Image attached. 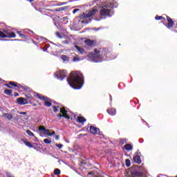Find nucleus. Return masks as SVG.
I'll return each mask as SVG.
<instances>
[{
	"label": "nucleus",
	"instance_id": "f257e3e1",
	"mask_svg": "<svg viewBox=\"0 0 177 177\" xmlns=\"http://www.w3.org/2000/svg\"><path fill=\"white\" fill-rule=\"evenodd\" d=\"M87 57H88L90 62L93 63H102L104 60H113L117 56L109 48L98 47L95 48L93 52L90 53Z\"/></svg>",
	"mask_w": 177,
	"mask_h": 177
},
{
	"label": "nucleus",
	"instance_id": "f03ea898",
	"mask_svg": "<svg viewBox=\"0 0 177 177\" xmlns=\"http://www.w3.org/2000/svg\"><path fill=\"white\" fill-rule=\"evenodd\" d=\"M67 82L73 89H81L84 85V75L80 71L71 72Z\"/></svg>",
	"mask_w": 177,
	"mask_h": 177
},
{
	"label": "nucleus",
	"instance_id": "7ed1b4c3",
	"mask_svg": "<svg viewBox=\"0 0 177 177\" xmlns=\"http://www.w3.org/2000/svg\"><path fill=\"white\" fill-rule=\"evenodd\" d=\"M100 15L103 17H111L114 15V11H113V8L102 7L100 10Z\"/></svg>",
	"mask_w": 177,
	"mask_h": 177
},
{
	"label": "nucleus",
	"instance_id": "20e7f679",
	"mask_svg": "<svg viewBox=\"0 0 177 177\" xmlns=\"http://www.w3.org/2000/svg\"><path fill=\"white\" fill-rule=\"evenodd\" d=\"M38 129L40 133V136H53V135H55V131H53L52 133H50V130L47 129L44 126L39 127Z\"/></svg>",
	"mask_w": 177,
	"mask_h": 177
},
{
	"label": "nucleus",
	"instance_id": "39448f33",
	"mask_svg": "<svg viewBox=\"0 0 177 177\" xmlns=\"http://www.w3.org/2000/svg\"><path fill=\"white\" fill-rule=\"evenodd\" d=\"M54 77H55L57 80H59V81H63V80L67 77V71L58 70L54 73Z\"/></svg>",
	"mask_w": 177,
	"mask_h": 177
},
{
	"label": "nucleus",
	"instance_id": "423d86ee",
	"mask_svg": "<svg viewBox=\"0 0 177 177\" xmlns=\"http://www.w3.org/2000/svg\"><path fill=\"white\" fill-rule=\"evenodd\" d=\"M97 12V9L93 8L91 10L88 11V13L83 12L82 15H80V19H89V17H92L93 16H95V15H96Z\"/></svg>",
	"mask_w": 177,
	"mask_h": 177
},
{
	"label": "nucleus",
	"instance_id": "0eeeda50",
	"mask_svg": "<svg viewBox=\"0 0 177 177\" xmlns=\"http://www.w3.org/2000/svg\"><path fill=\"white\" fill-rule=\"evenodd\" d=\"M0 38H16V34L13 32L0 31Z\"/></svg>",
	"mask_w": 177,
	"mask_h": 177
},
{
	"label": "nucleus",
	"instance_id": "6e6552de",
	"mask_svg": "<svg viewBox=\"0 0 177 177\" xmlns=\"http://www.w3.org/2000/svg\"><path fill=\"white\" fill-rule=\"evenodd\" d=\"M60 113L62 114L59 113L57 115V117H58V118H62V117H64V118H66L67 120H70V115L68 114V111L65 110L64 108L60 109Z\"/></svg>",
	"mask_w": 177,
	"mask_h": 177
},
{
	"label": "nucleus",
	"instance_id": "1a4fd4ad",
	"mask_svg": "<svg viewBox=\"0 0 177 177\" xmlns=\"http://www.w3.org/2000/svg\"><path fill=\"white\" fill-rule=\"evenodd\" d=\"M36 97L40 100H44V106L46 107H50L52 106V103L48 100V98L45 96H42L39 94H36Z\"/></svg>",
	"mask_w": 177,
	"mask_h": 177
},
{
	"label": "nucleus",
	"instance_id": "9d476101",
	"mask_svg": "<svg viewBox=\"0 0 177 177\" xmlns=\"http://www.w3.org/2000/svg\"><path fill=\"white\" fill-rule=\"evenodd\" d=\"M166 19L167 21V24L164 23V21H162V23H163V24L165 26V27H167V28H172V27H174V24H175V23H174V20L171 19V17H169V16L166 15Z\"/></svg>",
	"mask_w": 177,
	"mask_h": 177
},
{
	"label": "nucleus",
	"instance_id": "9b49d317",
	"mask_svg": "<svg viewBox=\"0 0 177 177\" xmlns=\"http://www.w3.org/2000/svg\"><path fill=\"white\" fill-rule=\"evenodd\" d=\"M90 132L93 133V135H100V129L93 126L90 127Z\"/></svg>",
	"mask_w": 177,
	"mask_h": 177
},
{
	"label": "nucleus",
	"instance_id": "f8f14e48",
	"mask_svg": "<svg viewBox=\"0 0 177 177\" xmlns=\"http://www.w3.org/2000/svg\"><path fill=\"white\" fill-rule=\"evenodd\" d=\"M132 177H142L143 176V171H139L138 170H133L131 171Z\"/></svg>",
	"mask_w": 177,
	"mask_h": 177
},
{
	"label": "nucleus",
	"instance_id": "ddd939ff",
	"mask_svg": "<svg viewBox=\"0 0 177 177\" xmlns=\"http://www.w3.org/2000/svg\"><path fill=\"white\" fill-rule=\"evenodd\" d=\"M17 103L18 104H20L21 106H24V104H28V102L27 101V100L23 97L17 98Z\"/></svg>",
	"mask_w": 177,
	"mask_h": 177
},
{
	"label": "nucleus",
	"instance_id": "4468645a",
	"mask_svg": "<svg viewBox=\"0 0 177 177\" xmlns=\"http://www.w3.org/2000/svg\"><path fill=\"white\" fill-rule=\"evenodd\" d=\"M84 44H86V45H95L96 44V41L91 39H86Z\"/></svg>",
	"mask_w": 177,
	"mask_h": 177
},
{
	"label": "nucleus",
	"instance_id": "2eb2a0df",
	"mask_svg": "<svg viewBox=\"0 0 177 177\" xmlns=\"http://www.w3.org/2000/svg\"><path fill=\"white\" fill-rule=\"evenodd\" d=\"M75 48L77 49L79 55H84V53H85V49L78 46L77 45H75Z\"/></svg>",
	"mask_w": 177,
	"mask_h": 177
},
{
	"label": "nucleus",
	"instance_id": "dca6fc26",
	"mask_svg": "<svg viewBox=\"0 0 177 177\" xmlns=\"http://www.w3.org/2000/svg\"><path fill=\"white\" fill-rule=\"evenodd\" d=\"M107 113L109 114V115L114 116L117 114V111H115V109H108Z\"/></svg>",
	"mask_w": 177,
	"mask_h": 177
},
{
	"label": "nucleus",
	"instance_id": "f3484780",
	"mask_svg": "<svg viewBox=\"0 0 177 177\" xmlns=\"http://www.w3.org/2000/svg\"><path fill=\"white\" fill-rule=\"evenodd\" d=\"M133 161L136 164H140L142 162V160L140 159V156L139 155H136L133 156Z\"/></svg>",
	"mask_w": 177,
	"mask_h": 177
},
{
	"label": "nucleus",
	"instance_id": "a211bd4d",
	"mask_svg": "<svg viewBox=\"0 0 177 177\" xmlns=\"http://www.w3.org/2000/svg\"><path fill=\"white\" fill-rule=\"evenodd\" d=\"M17 34L19 35L20 38H22L24 41H27V39L30 38V37L21 33L20 31H17Z\"/></svg>",
	"mask_w": 177,
	"mask_h": 177
},
{
	"label": "nucleus",
	"instance_id": "6ab92c4d",
	"mask_svg": "<svg viewBox=\"0 0 177 177\" xmlns=\"http://www.w3.org/2000/svg\"><path fill=\"white\" fill-rule=\"evenodd\" d=\"M123 149L127 150V151H131L132 149H133V147L131 144H126L124 147Z\"/></svg>",
	"mask_w": 177,
	"mask_h": 177
},
{
	"label": "nucleus",
	"instance_id": "aec40b11",
	"mask_svg": "<svg viewBox=\"0 0 177 177\" xmlns=\"http://www.w3.org/2000/svg\"><path fill=\"white\" fill-rule=\"evenodd\" d=\"M40 49L41 50H43V52H47L48 53H49V52L50 51V46H45L43 48H40Z\"/></svg>",
	"mask_w": 177,
	"mask_h": 177
},
{
	"label": "nucleus",
	"instance_id": "412c9836",
	"mask_svg": "<svg viewBox=\"0 0 177 177\" xmlns=\"http://www.w3.org/2000/svg\"><path fill=\"white\" fill-rule=\"evenodd\" d=\"M9 84L11 85V86H15V88H23V86H21V85L19 84L17 82H10Z\"/></svg>",
	"mask_w": 177,
	"mask_h": 177
},
{
	"label": "nucleus",
	"instance_id": "4be33fe9",
	"mask_svg": "<svg viewBox=\"0 0 177 177\" xmlns=\"http://www.w3.org/2000/svg\"><path fill=\"white\" fill-rule=\"evenodd\" d=\"M86 121V119L82 116L77 117V122H80V124H84Z\"/></svg>",
	"mask_w": 177,
	"mask_h": 177
},
{
	"label": "nucleus",
	"instance_id": "5701e85b",
	"mask_svg": "<svg viewBox=\"0 0 177 177\" xmlns=\"http://www.w3.org/2000/svg\"><path fill=\"white\" fill-rule=\"evenodd\" d=\"M3 117L8 120H12V118H13V115H12V113H4Z\"/></svg>",
	"mask_w": 177,
	"mask_h": 177
},
{
	"label": "nucleus",
	"instance_id": "b1692460",
	"mask_svg": "<svg viewBox=\"0 0 177 177\" xmlns=\"http://www.w3.org/2000/svg\"><path fill=\"white\" fill-rule=\"evenodd\" d=\"M26 133H27V135H28L29 136H32L33 138H35V140H37V138H36L35 136L34 135V133H32L31 131H30V130H26Z\"/></svg>",
	"mask_w": 177,
	"mask_h": 177
},
{
	"label": "nucleus",
	"instance_id": "393cba45",
	"mask_svg": "<svg viewBox=\"0 0 177 177\" xmlns=\"http://www.w3.org/2000/svg\"><path fill=\"white\" fill-rule=\"evenodd\" d=\"M61 59L63 60V62H68L70 60V57H67V55H62Z\"/></svg>",
	"mask_w": 177,
	"mask_h": 177
},
{
	"label": "nucleus",
	"instance_id": "a878e982",
	"mask_svg": "<svg viewBox=\"0 0 177 177\" xmlns=\"http://www.w3.org/2000/svg\"><path fill=\"white\" fill-rule=\"evenodd\" d=\"M155 20H163V21H165V18L162 16L156 15L155 17Z\"/></svg>",
	"mask_w": 177,
	"mask_h": 177
},
{
	"label": "nucleus",
	"instance_id": "bb28decb",
	"mask_svg": "<svg viewBox=\"0 0 177 177\" xmlns=\"http://www.w3.org/2000/svg\"><path fill=\"white\" fill-rule=\"evenodd\" d=\"M4 93L6 94V95H8L9 96H10V95H12V90L11 89H6L5 91H4Z\"/></svg>",
	"mask_w": 177,
	"mask_h": 177
},
{
	"label": "nucleus",
	"instance_id": "cd10ccee",
	"mask_svg": "<svg viewBox=\"0 0 177 177\" xmlns=\"http://www.w3.org/2000/svg\"><path fill=\"white\" fill-rule=\"evenodd\" d=\"M44 143H46V145H50L52 143V140L49 139V138H46L44 140Z\"/></svg>",
	"mask_w": 177,
	"mask_h": 177
},
{
	"label": "nucleus",
	"instance_id": "c85d7f7f",
	"mask_svg": "<svg viewBox=\"0 0 177 177\" xmlns=\"http://www.w3.org/2000/svg\"><path fill=\"white\" fill-rule=\"evenodd\" d=\"M24 143L28 147L32 148L34 146L30 143L28 141H24Z\"/></svg>",
	"mask_w": 177,
	"mask_h": 177
},
{
	"label": "nucleus",
	"instance_id": "c756f323",
	"mask_svg": "<svg viewBox=\"0 0 177 177\" xmlns=\"http://www.w3.org/2000/svg\"><path fill=\"white\" fill-rule=\"evenodd\" d=\"M54 174H55V175H60V174H61L60 169H55L54 170Z\"/></svg>",
	"mask_w": 177,
	"mask_h": 177
},
{
	"label": "nucleus",
	"instance_id": "7c9ffc66",
	"mask_svg": "<svg viewBox=\"0 0 177 177\" xmlns=\"http://www.w3.org/2000/svg\"><path fill=\"white\" fill-rule=\"evenodd\" d=\"M127 142V138H121L120 140V145H124Z\"/></svg>",
	"mask_w": 177,
	"mask_h": 177
},
{
	"label": "nucleus",
	"instance_id": "2f4dec72",
	"mask_svg": "<svg viewBox=\"0 0 177 177\" xmlns=\"http://www.w3.org/2000/svg\"><path fill=\"white\" fill-rule=\"evenodd\" d=\"M73 62H81L80 57L75 56L73 57Z\"/></svg>",
	"mask_w": 177,
	"mask_h": 177
},
{
	"label": "nucleus",
	"instance_id": "473e14b6",
	"mask_svg": "<svg viewBox=\"0 0 177 177\" xmlns=\"http://www.w3.org/2000/svg\"><path fill=\"white\" fill-rule=\"evenodd\" d=\"M126 165L127 167H131V160L129 159L126 160Z\"/></svg>",
	"mask_w": 177,
	"mask_h": 177
},
{
	"label": "nucleus",
	"instance_id": "72a5a7b5",
	"mask_svg": "<svg viewBox=\"0 0 177 177\" xmlns=\"http://www.w3.org/2000/svg\"><path fill=\"white\" fill-rule=\"evenodd\" d=\"M6 175L7 177H15L11 173L6 171Z\"/></svg>",
	"mask_w": 177,
	"mask_h": 177
},
{
	"label": "nucleus",
	"instance_id": "f704fd0d",
	"mask_svg": "<svg viewBox=\"0 0 177 177\" xmlns=\"http://www.w3.org/2000/svg\"><path fill=\"white\" fill-rule=\"evenodd\" d=\"M55 35H57V37H58V38H63V36H62V34L59 33V32H56Z\"/></svg>",
	"mask_w": 177,
	"mask_h": 177
},
{
	"label": "nucleus",
	"instance_id": "c9c22d12",
	"mask_svg": "<svg viewBox=\"0 0 177 177\" xmlns=\"http://www.w3.org/2000/svg\"><path fill=\"white\" fill-rule=\"evenodd\" d=\"M53 111L57 113L59 111V106H53Z\"/></svg>",
	"mask_w": 177,
	"mask_h": 177
},
{
	"label": "nucleus",
	"instance_id": "e433bc0d",
	"mask_svg": "<svg viewBox=\"0 0 177 177\" xmlns=\"http://www.w3.org/2000/svg\"><path fill=\"white\" fill-rule=\"evenodd\" d=\"M85 49H88V50L92 48V45H87L84 46Z\"/></svg>",
	"mask_w": 177,
	"mask_h": 177
},
{
	"label": "nucleus",
	"instance_id": "4c0bfd02",
	"mask_svg": "<svg viewBox=\"0 0 177 177\" xmlns=\"http://www.w3.org/2000/svg\"><path fill=\"white\" fill-rule=\"evenodd\" d=\"M55 146L56 147H58V149H62V147H63V145L62 144H56Z\"/></svg>",
	"mask_w": 177,
	"mask_h": 177
},
{
	"label": "nucleus",
	"instance_id": "58836bf2",
	"mask_svg": "<svg viewBox=\"0 0 177 177\" xmlns=\"http://www.w3.org/2000/svg\"><path fill=\"white\" fill-rule=\"evenodd\" d=\"M76 12H80V9L76 8V9L73 10V15H75Z\"/></svg>",
	"mask_w": 177,
	"mask_h": 177
},
{
	"label": "nucleus",
	"instance_id": "ea45409f",
	"mask_svg": "<svg viewBox=\"0 0 177 177\" xmlns=\"http://www.w3.org/2000/svg\"><path fill=\"white\" fill-rule=\"evenodd\" d=\"M19 114H21V115H26L27 114L26 112H19Z\"/></svg>",
	"mask_w": 177,
	"mask_h": 177
},
{
	"label": "nucleus",
	"instance_id": "a19ab883",
	"mask_svg": "<svg viewBox=\"0 0 177 177\" xmlns=\"http://www.w3.org/2000/svg\"><path fill=\"white\" fill-rule=\"evenodd\" d=\"M59 138H60V136H55V137L56 140H59Z\"/></svg>",
	"mask_w": 177,
	"mask_h": 177
},
{
	"label": "nucleus",
	"instance_id": "79ce46f5",
	"mask_svg": "<svg viewBox=\"0 0 177 177\" xmlns=\"http://www.w3.org/2000/svg\"><path fill=\"white\" fill-rule=\"evenodd\" d=\"M6 86H7L8 88H10L11 89L12 88V86H10V85H9V84H6Z\"/></svg>",
	"mask_w": 177,
	"mask_h": 177
},
{
	"label": "nucleus",
	"instance_id": "37998d69",
	"mask_svg": "<svg viewBox=\"0 0 177 177\" xmlns=\"http://www.w3.org/2000/svg\"><path fill=\"white\" fill-rule=\"evenodd\" d=\"M28 1V2H34V0H26Z\"/></svg>",
	"mask_w": 177,
	"mask_h": 177
},
{
	"label": "nucleus",
	"instance_id": "c03bdc74",
	"mask_svg": "<svg viewBox=\"0 0 177 177\" xmlns=\"http://www.w3.org/2000/svg\"><path fill=\"white\" fill-rule=\"evenodd\" d=\"M44 41H46V42H50L49 40L44 39Z\"/></svg>",
	"mask_w": 177,
	"mask_h": 177
},
{
	"label": "nucleus",
	"instance_id": "a18cd8bd",
	"mask_svg": "<svg viewBox=\"0 0 177 177\" xmlns=\"http://www.w3.org/2000/svg\"><path fill=\"white\" fill-rule=\"evenodd\" d=\"M15 96H19V93H16V94H15Z\"/></svg>",
	"mask_w": 177,
	"mask_h": 177
},
{
	"label": "nucleus",
	"instance_id": "49530a36",
	"mask_svg": "<svg viewBox=\"0 0 177 177\" xmlns=\"http://www.w3.org/2000/svg\"><path fill=\"white\" fill-rule=\"evenodd\" d=\"M110 97H111V100H113V97H111V95H110Z\"/></svg>",
	"mask_w": 177,
	"mask_h": 177
},
{
	"label": "nucleus",
	"instance_id": "de8ad7c7",
	"mask_svg": "<svg viewBox=\"0 0 177 177\" xmlns=\"http://www.w3.org/2000/svg\"><path fill=\"white\" fill-rule=\"evenodd\" d=\"M30 41H32V42H34V39H30Z\"/></svg>",
	"mask_w": 177,
	"mask_h": 177
},
{
	"label": "nucleus",
	"instance_id": "09e8293b",
	"mask_svg": "<svg viewBox=\"0 0 177 177\" xmlns=\"http://www.w3.org/2000/svg\"><path fill=\"white\" fill-rule=\"evenodd\" d=\"M26 97H28V99H30V96H26Z\"/></svg>",
	"mask_w": 177,
	"mask_h": 177
},
{
	"label": "nucleus",
	"instance_id": "8fccbe9b",
	"mask_svg": "<svg viewBox=\"0 0 177 177\" xmlns=\"http://www.w3.org/2000/svg\"><path fill=\"white\" fill-rule=\"evenodd\" d=\"M2 81V80L0 78V82Z\"/></svg>",
	"mask_w": 177,
	"mask_h": 177
}]
</instances>
